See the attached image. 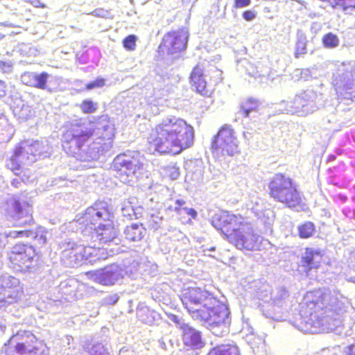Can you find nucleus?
Listing matches in <instances>:
<instances>
[{"mask_svg": "<svg viewBox=\"0 0 355 355\" xmlns=\"http://www.w3.org/2000/svg\"><path fill=\"white\" fill-rule=\"evenodd\" d=\"M50 77L51 75L45 71L42 73L26 71L21 74L20 79L24 85L46 90L48 92L52 93L54 89L51 88L47 84Z\"/></svg>", "mask_w": 355, "mask_h": 355, "instance_id": "4be33fe9", "label": "nucleus"}, {"mask_svg": "<svg viewBox=\"0 0 355 355\" xmlns=\"http://www.w3.org/2000/svg\"><path fill=\"white\" fill-rule=\"evenodd\" d=\"M350 260H351L352 266L354 268V270H355V250L351 254Z\"/></svg>", "mask_w": 355, "mask_h": 355, "instance_id": "680f3d73", "label": "nucleus"}, {"mask_svg": "<svg viewBox=\"0 0 355 355\" xmlns=\"http://www.w3.org/2000/svg\"><path fill=\"white\" fill-rule=\"evenodd\" d=\"M306 44L307 39L306 35L303 33H297L295 52V57L296 58H299L307 53Z\"/></svg>", "mask_w": 355, "mask_h": 355, "instance_id": "f704fd0d", "label": "nucleus"}, {"mask_svg": "<svg viewBox=\"0 0 355 355\" xmlns=\"http://www.w3.org/2000/svg\"><path fill=\"white\" fill-rule=\"evenodd\" d=\"M105 84V80L102 78H98L94 81H92L86 85V89L91 90L95 88L103 87Z\"/></svg>", "mask_w": 355, "mask_h": 355, "instance_id": "a18cd8bd", "label": "nucleus"}, {"mask_svg": "<svg viewBox=\"0 0 355 355\" xmlns=\"http://www.w3.org/2000/svg\"><path fill=\"white\" fill-rule=\"evenodd\" d=\"M289 292L288 291L282 286L277 288L275 291H274L271 293V299L272 300L273 304L275 306L279 307V320H282L284 317V313L286 311V306L288 302L289 297Z\"/></svg>", "mask_w": 355, "mask_h": 355, "instance_id": "a878e982", "label": "nucleus"}, {"mask_svg": "<svg viewBox=\"0 0 355 355\" xmlns=\"http://www.w3.org/2000/svg\"><path fill=\"white\" fill-rule=\"evenodd\" d=\"M189 32L186 28H180L166 34L162 44L168 54H174L184 50L187 47Z\"/></svg>", "mask_w": 355, "mask_h": 355, "instance_id": "6ab92c4d", "label": "nucleus"}, {"mask_svg": "<svg viewBox=\"0 0 355 355\" xmlns=\"http://www.w3.org/2000/svg\"><path fill=\"white\" fill-rule=\"evenodd\" d=\"M322 255L319 248H306L300 260V271L308 277L311 276L312 270L319 268Z\"/></svg>", "mask_w": 355, "mask_h": 355, "instance_id": "412c9836", "label": "nucleus"}, {"mask_svg": "<svg viewBox=\"0 0 355 355\" xmlns=\"http://www.w3.org/2000/svg\"><path fill=\"white\" fill-rule=\"evenodd\" d=\"M270 196L276 201L294 208L301 203L300 192L293 180L283 174L274 175L269 183Z\"/></svg>", "mask_w": 355, "mask_h": 355, "instance_id": "0eeeda50", "label": "nucleus"}, {"mask_svg": "<svg viewBox=\"0 0 355 355\" xmlns=\"http://www.w3.org/2000/svg\"><path fill=\"white\" fill-rule=\"evenodd\" d=\"M17 148L20 153L25 155L27 165L35 162L38 158L49 157V155L46 141H24Z\"/></svg>", "mask_w": 355, "mask_h": 355, "instance_id": "a211bd4d", "label": "nucleus"}, {"mask_svg": "<svg viewBox=\"0 0 355 355\" xmlns=\"http://www.w3.org/2000/svg\"><path fill=\"white\" fill-rule=\"evenodd\" d=\"M191 83L196 91L202 95L207 94V81L203 69L200 66H196L192 71L191 76Z\"/></svg>", "mask_w": 355, "mask_h": 355, "instance_id": "cd10ccee", "label": "nucleus"}, {"mask_svg": "<svg viewBox=\"0 0 355 355\" xmlns=\"http://www.w3.org/2000/svg\"><path fill=\"white\" fill-rule=\"evenodd\" d=\"M21 164L27 165L25 162V155L20 153L16 148L14 155L7 161L6 166L15 174V172L21 170Z\"/></svg>", "mask_w": 355, "mask_h": 355, "instance_id": "473e14b6", "label": "nucleus"}, {"mask_svg": "<svg viewBox=\"0 0 355 355\" xmlns=\"http://www.w3.org/2000/svg\"><path fill=\"white\" fill-rule=\"evenodd\" d=\"M78 355H110L105 346L93 340L83 342Z\"/></svg>", "mask_w": 355, "mask_h": 355, "instance_id": "bb28decb", "label": "nucleus"}, {"mask_svg": "<svg viewBox=\"0 0 355 355\" xmlns=\"http://www.w3.org/2000/svg\"><path fill=\"white\" fill-rule=\"evenodd\" d=\"M211 148L223 155L230 156L238 152V141L230 125L225 124L221 127L212 141Z\"/></svg>", "mask_w": 355, "mask_h": 355, "instance_id": "2eb2a0df", "label": "nucleus"}, {"mask_svg": "<svg viewBox=\"0 0 355 355\" xmlns=\"http://www.w3.org/2000/svg\"><path fill=\"white\" fill-rule=\"evenodd\" d=\"M243 136L245 139H249L250 137V133L249 132H244L243 133Z\"/></svg>", "mask_w": 355, "mask_h": 355, "instance_id": "774afa93", "label": "nucleus"}, {"mask_svg": "<svg viewBox=\"0 0 355 355\" xmlns=\"http://www.w3.org/2000/svg\"><path fill=\"white\" fill-rule=\"evenodd\" d=\"M318 94L313 89H307L297 94L294 99L290 102L282 101L281 105H285V111L292 114L305 116L313 113L317 108L315 101Z\"/></svg>", "mask_w": 355, "mask_h": 355, "instance_id": "ddd939ff", "label": "nucleus"}, {"mask_svg": "<svg viewBox=\"0 0 355 355\" xmlns=\"http://www.w3.org/2000/svg\"><path fill=\"white\" fill-rule=\"evenodd\" d=\"M263 200L260 198H258L256 196H252L250 202L248 204H250L251 205H254L257 207H261V202Z\"/></svg>", "mask_w": 355, "mask_h": 355, "instance_id": "4d7b16f0", "label": "nucleus"}, {"mask_svg": "<svg viewBox=\"0 0 355 355\" xmlns=\"http://www.w3.org/2000/svg\"><path fill=\"white\" fill-rule=\"evenodd\" d=\"M299 235L301 238L311 237L315 232V225L311 222H306L298 227Z\"/></svg>", "mask_w": 355, "mask_h": 355, "instance_id": "ea45409f", "label": "nucleus"}, {"mask_svg": "<svg viewBox=\"0 0 355 355\" xmlns=\"http://www.w3.org/2000/svg\"><path fill=\"white\" fill-rule=\"evenodd\" d=\"M121 210L123 216L130 220L139 218L144 213L143 207L139 205L137 199L135 197L123 201Z\"/></svg>", "mask_w": 355, "mask_h": 355, "instance_id": "b1692460", "label": "nucleus"}, {"mask_svg": "<svg viewBox=\"0 0 355 355\" xmlns=\"http://www.w3.org/2000/svg\"><path fill=\"white\" fill-rule=\"evenodd\" d=\"M243 19L248 21L253 20L256 17V12L254 10H245L242 15Z\"/></svg>", "mask_w": 355, "mask_h": 355, "instance_id": "603ef678", "label": "nucleus"}, {"mask_svg": "<svg viewBox=\"0 0 355 355\" xmlns=\"http://www.w3.org/2000/svg\"><path fill=\"white\" fill-rule=\"evenodd\" d=\"M119 299V296L116 293H112L106 295L103 297V301L105 304L113 305L115 304Z\"/></svg>", "mask_w": 355, "mask_h": 355, "instance_id": "09e8293b", "label": "nucleus"}, {"mask_svg": "<svg viewBox=\"0 0 355 355\" xmlns=\"http://www.w3.org/2000/svg\"><path fill=\"white\" fill-rule=\"evenodd\" d=\"M114 125L107 121V116H102L96 122L83 119L73 120L63 134V141L72 153L77 155L84 162L98 159L101 155L112 146Z\"/></svg>", "mask_w": 355, "mask_h": 355, "instance_id": "f257e3e1", "label": "nucleus"}, {"mask_svg": "<svg viewBox=\"0 0 355 355\" xmlns=\"http://www.w3.org/2000/svg\"><path fill=\"white\" fill-rule=\"evenodd\" d=\"M194 135L193 128L186 121L171 116L152 129L148 140L159 153L176 155L193 145Z\"/></svg>", "mask_w": 355, "mask_h": 355, "instance_id": "7ed1b4c3", "label": "nucleus"}, {"mask_svg": "<svg viewBox=\"0 0 355 355\" xmlns=\"http://www.w3.org/2000/svg\"><path fill=\"white\" fill-rule=\"evenodd\" d=\"M181 301L190 315L194 320L205 310V306L216 303V298L213 294L199 287H189L182 291Z\"/></svg>", "mask_w": 355, "mask_h": 355, "instance_id": "6e6552de", "label": "nucleus"}, {"mask_svg": "<svg viewBox=\"0 0 355 355\" xmlns=\"http://www.w3.org/2000/svg\"><path fill=\"white\" fill-rule=\"evenodd\" d=\"M123 234L130 241H139L144 237L146 229L142 224L132 223L125 228Z\"/></svg>", "mask_w": 355, "mask_h": 355, "instance_id": "7c9ffc66", "label": "nucleus"}, {"mask_svg": "<svg viewBox=\"0 0 355 355\" xmlns=\"http://www.w3.org/2000/svg\"><path fill=\"white\" fill-rule=\"evenodd\" d=\"M14 134V128L8 123V121L5 117L0 119V136H2L1 140L9 141Z\"/></svg>", "mask_w": 355, "mask_h": 355, "instance_id": "c9c22d12", "label": "nucleus"}, {"mask_svg": "<svg viewBox=\"0 0 355 355\" xmlns=\"http://www.w3.org/2000/svg\"><path fill=\"white\" fill-rule=\"evenodd\" d=\"M24 183L18 175H16L11 181V185L15 188H21Z\"/></svg>", "mask_w": 355, "mask_h": 355, "instance_id": "6e6d98bb", "label": "nucleus"}, {"mask_svg": "<svg viewBox=\"0 0 355 355\" xmlns=\"http://www.w3.org/2000/svg\"><path fill=\"white\" fill-rule=\"evenodd\" d=\"M247 207L249 209H251L258 218H261L262 215L265 214V213L267 215L272 214L269 209L265 210L263 212V201L261 202V207H257L254 205H251L250 204H247Z\"/></svg>", "mask_w": 355, "mask_h": 355, "instance_id": "37998d69", "label": "nucleus"}, {"mask_svg": "<svg viewBox=\"0 0 355 355\" xmlns=\"http://www.w3.org/2000/svg\"><path fill=\"white\" fill-rule=\"evenodd\" d=\"M345 299L338 291L323 288L308 292L300 304L299 318L293 325L310 334L327 331L334 315L344 310Z\"/></svg>", "mask_w": 355, "mask_h": 355, "instance_id": "f03ea898", "label": "nucleus"}, {"mask_svg": "<svg viewBox=\"0 0 355 355\" xmlns=\"http://www.w3.org/2000/svg\"><path fill=\"white\" fill-rule=\"evenodd\" d=\"M211 224L220 230L236 248L246 250L258 249L260 236L254 233L251 223L241 216L222 211L214 214Z\"/></svg>", "mask_w": 355, "mask_h": 355, "instance_id": "20e7f679", "label": "nucleus"}, {"mask_svg": "<svg viewBox=\"0 0 355 355\" xmlns=\"http://www.w3.org/2000/svg\"><path fill=\"white\" fill-rule=\"evenodd\" d=\"M13 106V114L15 117L21 121H26L31 119L35 114L32 107L26 104L21 99H19L15 103Z\"/></svg>", "mask_w": 355, "mask_h": 355, "instance_id": "c756f323", "label": "nucleus"}, {"mask_svg": "<svg viewBox=\"0 0 355 355\" xmlns=\"http://www.w3.org/2000/svg\"><path fill=\"white\" fill-rule=\"evenodd\" d=\"M46 231L43 227H38L35 231L31 230H10L8 232L0 233V248L5 246L7 239L10 238H32L35 244L43 246L46 242Z\"/></svg>", "mask_w": 355, "mask_h": 355, "instance_id": "aec40b11", "label": "nucleus"}, {"mask_svg": "<svg viewBox=\"0 0 355 355\" xmlns=\"http://www.w3.org/2000/svg\"><path fill=\"white\" fill-rule=\"evenodd\" d=\"M92 15L97 17L108 18L110 12L103 8H96L92 12Z\"/></svg>", "mask_w": 355, "mask_h": 355, "instance_id": "8fccbe9b", "label": "nucleus"}, {"mask_svg": "<svg viewBox=\"0 0 355 355\" xmlns=\"http://www.w3.org/2000/svg\"><path fill=\"white\" fill-rule=\"evenodd\" d=\"M168 318L170 319L171 321L174 322L177 325V327H180L182 330L184 329V327H186V326H189V324H185L182 320V318L179 317L178 315L171 314L168 315Z\"/></svg>", "mask_w": 355, "mask_h": 355, "instance_id": "de8ad7c7", "label": "nucleus"}, {"mask_svg": "<svg viewBox=\"0 0 355 355\" xmlns=\"http://www.w3.org/2000/svg\"><path fill=\"white\" fill-rule=\"evenodd\" d=\"M259 105L257 100L250 98L241 104V111L245 117H248L250 112L255 111Z\"/></svg>", "mask_w": 355, "mask_h": 355, "instance_id": "4c0bfd02", "label": "nucleus"}, {"mask_svg": "<svg viewBox=\"0 0 355 355\" xmlns=\"http://www.w3.org/2000/svg\"><path fill=\"white\" fill-rule=\"evenodd\" d=\"M5 116H5V114H4V110H3V108L0 107V119L1 117H5Z\"/></svg>", "mask_w": 355, "mask_h": 355, "instance_id": "69168bd1", "label": "nucleus"}, {"mask_svg": "<svg viewBox=\"0 0 355 355\" xmlns=\"http://www.w3.org/2000/svg\"><path fill=\"white\" fill-rule=\"evenodd\" d=\"M119 355H136V352L130 347L125 346L119 350Z\"/></svg>", "mask_w": 355, "mask_h": 355, "instance_id": "5fc2aeb1", "label": "nucleus"}, {"mask_svg": "<svg viewBox=\"0 0 355 355\" xmlns=\"http://www.w3.org/2000/svg\"><path fill=\"white\" fill-rule=\"evenodd\" d=\"M158 343H159V347H160L162 349H163L166 350V344L164 343V341H162V340H159V341H158Z\"/></svg>", "mask_w": 355, "mask_h": 355, "instance_id": "0e129e2a", "label": "nucleus"}, {"mask_svg": "<svg viewBox=\"0 0 355 355\" xmlns=\"http://www.w3.org/2000/svg\"><path fill=\"white\" fill-rule=\"evenodd\" d=\"M32 214V205L20 198H14L8 202L7 215L16 226L32 225L34 222Z\"/></svg>", "mask_w": 355, "mask_h": 355, "instance_id": "4468645a", "label": "nucleus"}, {"mask_svg": "<svg viewBox=\"0 0 355 355\" xmlns=\"http://www.w3.org/2000/svg\"><path fill=\"white\" fill-rule=\"evenodd\" d=\"M185 205L186 202L184 200L178 199L175 201L174 205H168L167 209L174 211L180 217L187 215L192 218H195L197 216L196 211L193 208L185 207Z\"/></svg>", "mask_w": 355, "mask_h": 355, "instance_id": "2f4dec72", "label": "nucleus"}, {"mask_svg": "<svg viewBox=\"0 0 355 355\" xmlns=\"http://www.w3.org/2000/svg\"><path fill=\"white\" fill-rule=\"evenodd\" d=\"M183 343L192 349H199L205 346L201 332L189 325L186 326L183 330Z\"/></svg>", "mask_w": 355, "mask_h": 355, "instance_id": "5701e85b", "label": "nucleus"}, {"mask_svg": "<svg viewBox=\"0 0 355 355\" xmlns=\"http://www.w3.org/2000/svg\"><path fill=\"white\" fill-rule=\"evenodd\" d=\"M21 292L19 279L8 274L0 276V309L15 302Z\"/></svg>", "mask_w": 355, "mask_h": 355, "instance_id": "f3484780", "label": "nucleus"}, {"mask_svg": "<svg viewBox=\"0 0 355 355\" xmlns=\"http://www.w3.org/2000/svg\"><path fill=\"white\" fill-rule=\"evenodd\" d=\"M110 217V214L105 202H96L88 207L76 220L83 226L80 229L85 241L90 238L94 241L98 239L102 243L112 241L116 236V231Z\"/></svg>", "mask_w": 355, "mask_h": 355, "instance_id": "39448f33", "label": "nucleus"}, {"mask_svg": "<svg viewBox=\"0 0 355 355\" xmlns=\"http://www.w3.org/2000/svg\"><path fill=\"white\" fill-rule=\"evenodd\" d=\"M163 217L159 213L153 214L148 218V226L154 230H158L162 225Z\"/></svg>", "mask_w": 355, "mask_h": 355, "instance_id": "79ce46f5", "label": "nucleus"}, {"mask_svg": "<svg viewBox=\"0 0 355 355\" xmlns=\"http://www.w3.org/2000/svg\"><path fill=\"white\" fill-rule=\"evenodd\" d=\"M214 305L205 306V310L197 320L203 322L204 324L211 333L218 337L229 333L231 323L230 312L227 306L216 299Z\"/></svg>", "mask_w": 355, "mask_h": 355, "instance_id": "423d86ee", "label": "nucleus"}, {"mask_svg": "<svg viewBox=\"0 0 355 355\" xmlns=\"http://www.w3.org/2000/svg\"><path fill=\"white\" fill-rule=\"evenodd\" d=\"M251 3V0H234V7L235 8H242L248 6Z\"/></svg>", "mask_w": 355, "mask_h": 355, "instance_id": "864d4df0", "label": "nucleus"}, {"mask_svg": "<svg viewBox=\"0 0 355 355\" xmlns=\"http://www.w3.org/2000/svg\"><path fill=\"white\" fill-rule=\"evenodd\" d=\"M78 244L69 242L67 248L62 252V257L65 264L68 267H77L82 264V257L80 252H78Z\"/></svg>", "mask_w": 355, "mask_h": 355, "instance_id": "393cba45", "label": "nucleus"}, {"mask_svg": "<svg viewBox=\"0 0 355 355\" xmlns=\"http://www.w3.org/2000/svg\"><path fill=\"white\" fill-rule=\"evenodd\" d=\"M324 46L327 49H334L338 46L340 40L338 36L332 33L325 34L322 40Z\"/></svg>", "mask_w": 355, "mask_h": 355, "instance_id": "58836bf2", "label": "nucleus"}, {"mask_svg": "<svg viewBox=\"0 0 355 355\" xmlns=\"http://www.w3.org/2000/svg\"><path fill=\"white\" fill-rule=\"evenodd\" d=\"M28 1H29L31 3H32L33 5H34L35 7H40V2L39 0H27Z\"/></svg>", "mask_w": 355, "mask_h": 355, "instance_id": "e2e57ef3", "label": "nucleus"}, {"mask_svg": "<svg viewBox=\"0 0 355 355\" xmlns=\"http://www.w3.org/2000/svg\"><path fill=\"white\" fill-rule=\"evenodd\" d=\"M137 315L140 321L149 325L153 324L161 319L159 313L145 306H139L137 308Z\"/></svg>", "mask_w": 355, "mask_h": 355, "instance_id": "c85d7f7f", "label": "nucleus"}, {"mask_svg": "<svg viewBox=\"0 0 355 355\" xmlns=\"http://www.w3.org/2000/svg\"><path fill=\"white\" fill-rule=\"evenodd\" d=\"M139 153L137 151L118 155L113 160L112 168L123 183H129L132 178L137 177L142 168Z\"/></svg>", "mask_w": 355, "mask_h": 355, "instance_id": "1a4fd4ad", "label": "nucleus"}, {"mask_svg": "<svg viewBox=\"0 0 355 355\" xmlns=\"http://www.w3.org/2000/svg\"><path fill=\"white\" fill-rule=\"evenodd\" d=\"M98 106L97 103H94L89 99H86L82 102L80 107L83 112L85 114H92L96 111Z\"/></svg>", "mask_w": 355, "mask_h": 355, "instance_id": "a19ab883", "label": "nucleus"}, {"mask_svg": "<svg viewBox=\"0 0 355 355\" xmlns=\"http://www.w3.org/2000/svg\"><path fill=\"white\" fill-rule=\"evenodd\" d=\"M297 72H300L301 74V78H304V80H307L310 75L309 69L297 70Z\"/></svg>", "mask_w": 355, "mask_h": 355, "instance_id": "052dcab7", "label": "nucleus"}, {"mask_svg": "<svg viewBox=\"0 0 355 355\" xmlns=\"http://www.w3.org/2000/svg\"><path fill=\"white\" fill-rule=\"evenodd\" d=\"M15 175H18L24 184H26L32 180L31 171L28 170L21 169L19 172H15Z\"/></svg>", "mask_w": 355, "mask_h": 355, "instance_id": "49530a36", "label": "nucleus"}, {"mask_svg": "<svg viewBox=\"0 0 355 355\" xmlns=\"http://www.w3.org/2000/svg\"><path fill=\"white\" fill-rule=\"evenodd\" d=\"M35 254V249L32 246L17 244L12 248L9 259L15 270L26 271L36 262L34 259Z\"/></svg>", "mask_w": 355, "mask_h": 355, "instance_id": "dca6fc26", "label": "nucleus"}, {"mask_svg": "<svg viewBox=\"0 0 355 355\" xmlns=\"http://www.w3.org/2000/svg\"><path fill=\"white\" fill-rule=\"evenodd\" d=\"M135 42L136 37L134 35H130L123 40V47L128 51H132L135 48Z\"/></svg>", "mask_w": 355, "mask_h": 355, "instance_id": "c03bdc74", "label": "nucleus"}, {"mask_svg": "<svg viewBox=\"0 0 355 355\" xmlns=\"http://www.w3.org/2000/svg\"><path fill=\"white\" fill-rule=\"evenodd\" d=\"M78 252H80L82 257V261L83 260H89V261H94V258L96 257L97 249L94 247L89 245H85L84 244H78Z\"/></svg>", "mask_w": 355, "mask_h": 355, "instance_id": "e433bc0d", "label": "nucleus"}, {"mask_svg": "<svg viewBox=\"0 0 355 355\" xmlns=\"http://www.w3.org/2000/svg\"><path fill=\"white\" fill-rule=\"evenodd\" d=\"M21 355H44L46 346L28 331H20L9 340Z\"/></svg>", "mask_w": 355, "mask_h": 355, "instance_id": "9d476101", "label": "nucleus"}, {"mask_svg": "<svg viewBox=\"0 0 355 355\" xmlns=\"http://www.w3.org/2000/svg\"><path fill=\"white\" fill-rule=\"evenodd\" d=\"M0 69L6 73H10L12 70V65L10 62L0 60Z\"/></svg>", "mask_w": 355, "mask_h": 355, "instance_id": "3c124183", "label": "nucleus"}, {"mask_svg": "<svg viewBox=\"0 0 355 355\" xmlns=\"http://www.w3.org/2000/svg\"><path fill=\"white\" fill-rule=\"evenodd\" d=\"M179 175H180V172H179L178 168H177L175 167H173L171 168L170 177L172 180L178 179Z\"/></svg>", "mask_w": 355, "mask_h": 355, "instance_id": "13d9d810", "label": "nucleus"}, {"mask_svg": "<svg viewBox=\"0 0 355 355\" xmlns=\"http://www.w3.org/2000/svg\"><path fill=\"white\" fill-rule=\"evenodd\" d=\"M207 355H240V353L236 345L225 344L214 347Z\"/></svg>", "mask_w": 355, "mask_h": 355, "instance_id": "72a5a7b5", "label": "nucleus"}, {"mask_svg": "<svg viewBox=\"0 0 355 355\" xmlns=\"http://www.w3.org/2000/svg\"><path fill=\"white\" fill-rule=\"evenodd\" d=\"M6 94V85L5 83L0 80V98L4 97Z\"/></svg>", "mask_w": 355, "mask_h": 355, "instance_id": "bf43d9fd", "label": "nucleus"}, {"mask_svg": "<svg viewBox=\"0 0 355 355\" xmlns=\"http://www.w3.org/2000/svg\"><path fill=\"white\" fill-rule=\"evenodd\" d=\"M266 316L267 318H272L273 320H277V318L275 316H274V315H271L270 313L269 314H266Z\"/></svg>", "mask_w": 355, "mask_h": 355, "instance_id": "338daca9", "label": "nucleus"}, {"mask_svg": "<svg viewBox=\"0 0 355 355\" xmlns=\"http://www.w3.org/2000/svg\"><path fill=\"white\" fill-rule=\"evenodd\" d=\"M138 262L133 261L123 269L117 264H112L98 270L93 275L94 280L104 286H112L122 279L125 275L133 276L138 270Z\"/></svg>", "mask_w": 355, "mask_h": 355, "instance_id": "9b49d317", "label": "nucleus"}, {"mask_svg": "<svg viewBox=\"0 0 355 355\" xmlns=\"http://www.w3.org/2000/svg\"><path fill=\"white\" fill-rule=\"evenodd\" d=\"M333 84L338 98L355 101V65L350 70L345 66L338 69Z\"/></svg>", "mask_w": 355, "mask_h": 355, "instance_id": "f8f14e48", "label": "nucleus"}]
</instances>
